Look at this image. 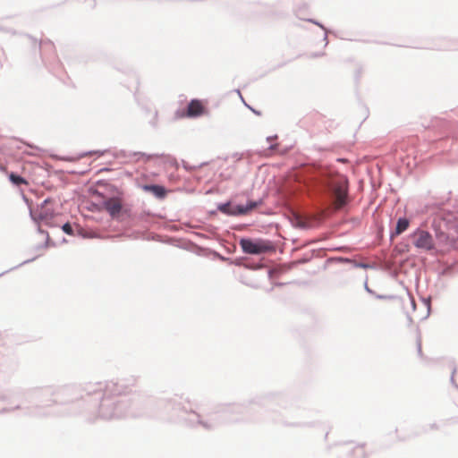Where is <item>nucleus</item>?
<instances>
[{"label": "nucleus", "instance_id": "nucleus-1", "mask_svg": "<svg viewBox=\"0 0 458 458\" xmlns=\"http://www.w3.org/2000/svg\"><path fill=\"white\" fill-rule=\"evenodd\" d=\"M327 187V194L332 199V208L328 210H324L321 214L317 211V220L320 217L327 216L331 209L337 211L345 207L349 201L348 194V180L347 178L340 174H331L324 182Z\"/></svg>", "mask_w": 458, "mask_h": 458}, {"label": "nucleus", "instance_id": "nucleus-2", "mask_svg": "<svg viewBox=\"0 0 458 458\" xmlns=\"http://www.w3.org/2000/svg\"><path fill=\"white\" fill-rule=\"evenodd\" d=\"M242 251L246 254H261L274 250L272 243L268 241L258 239H241L239 242Z\"/></svg>", "mask_w": 458, "mask_h": 458}, {"label": "nucleus", "instance_id": "nucleus-3", "mask_svg": "<svg viewBox=\"0 0 458 458\" xmlns=\"http://www.w3.org/2000/svg\"><path fill=\"white\" fill-rule=\"evenodd\" d=\"M454 248H458V240L453 237L452 232L448 230L446 233L440 232L437 234L434 248L437 252L445 253Z\"/></svg>", "mask_w": 458, "mask_h": 458}, {"label": "nucleus", "instance_id": "nucleus-4", "mask_svg": "<svg viewBox=\"0 0 458 458\" xmlns=\"http://www.w3.org/2000/svg\"><path fill=\"white\" fill-rule=\"evenodd\" d=\"M413 244L419 248L426 250H432L435 248V242L432 236L426 231L418 230L411 235Z\"/></svg>", "mask_w": 458, "mask_h": 458}, {"label": "nucleus", "instance_id": "nucleus-5", "mask_svg": "<svg viewBox=\"0 0 458 458\" xmlns=\"http://www.w3.org/2000/svg\"><path fill=\"white\" fill-rule=\"evenodd\" d=\"M104 208L112 217L118 216L123 208V202L120 198H108L103 201Z\"/></svg>", "mask_w": 458, "mask_h": 458}, {"label": "nucleus", "instance_id": "nucleus-6", "mask_svg": "<svg viewBox=\"0 0 458 458\" xmlns=\"http://www.w3.org/2000/svg\"><path fill=\"white\" fill-rule=\"evenodd\" d=\"M205 113L204 104L197 99L191 100L188 105L185 115L188 117H197Z\"/></svg>", "mask_w": 458, "mask_h": 458}, {"label": "nucleus", "instance_id": "nucleus-7", "mask_svg": "<svg viewBox=\"0 0 458 458\" xmlns=\"http://www.w3.org/2000/svg\"><path fill=\"white\" fill-rule=\"evenodd\" d=\"M353 458H366L368 456L364 445H354L349 448Z\"/></svg>", "mask_w": 458, "mask_h": 458}, {"label": "nucleus", "instance_id": "nucleus-8", "mask_svg": "<svg viewBox=\"0 0 458 458\" xmlns=\"http://www.w3.org/2000/svg\"><path fill=\"white\" fill-rule=\"evenodd\" d=\"M258 206V203L255 201H249L246 206L238 205L236 207V213L239 215L247 214L249 211L254 209Z\"/></svg>", "mask_w": 458, "mask_h": 458}, {"label": "nucleus", "instance_id": "nucleus-9", "mask_svg": "<svg viewBox=\"0 0 458 458\" xmlns=\"http://www.w3.org/2000/svg\"><path fill=\"white\" fill-rule=\"evenodd\" d=\"M145 189L147 191H151L154 195H156L158 198H164L166 194L165 188L159 185H148L146 186Z\"/></svg>", "mask_w": 458, "mask_h": 458}, {"label": "nucleus", "instance_id": "nucleus-10", "mask_svg": "<svg viewBox=\"0 0 458 458\" xmlns=\"http://www.w3.org/2000/svg\"><path fill=\"white\" fill-rule=\"evenodd\" d=\"M409 227V220L406 218H399L395 227V233L401 234Z\"/></svg>", "mask_w": 458, "mask_h": 458}, {"label": "nucleus", "instance_id": "nucleus-11", "mask_svg": "<svg viewBox=\"0 0 458 458\" xmlns=\"http://www.w3.org/2000/svg\"><path fill=\"white\" fill-rule=\"evenodd\" d=\"M9 179L15 185H21V184L28 185L29 184L28 182L23 177L17 175L13 173H11L9 174Z\"/></svg>", "mask_w": 458, "mask_h": 458}, {"label": "nucleus", "instance_id": "nucleus-12", "mask_svg": "<svg viewBox=\"0 0 458 458\" xmlns=\"http://www.w3.org/2000/svg\"><path fill=\"white\" fill-rule=\"evenodd\" d=\"M296 224L299 227L306 228L310 226L311 221L305 217L296 216Z\"/></svg>", "mask_w": 458, "mask_h": 458}, {"label": "nucleus", "instance_id": "nucleus-13", "mask_svg": "<svg viewBox=\"0 0 458 458\" xmlns=\"http://www.w3.org/2000/svg\"><path fill=\"white\" fill-rule=\"evenodd\" d=\"M297 17L300 19V20H302V21H310L311 23H315V20L310 18V17H308L306 14H305V10H304V7H301L300 8L298 11H297Z\"/></svg>", "mask_w": 458, "mask_h": 458}, {"label": "nucleus", "instance_id": "nucleus-14", "mask_svg": "<svg viewBox=\"0 0 458 458\" xmlns=\"http://www.w3.org/2000/svg\"><path fill=\"white\" fill-rule=\"evenodd\" d=\"M62 229H63V231H64L65 233H67V234H69V235H72V234H73L72 227L71 224H69V223L64 224V225H63Z\"/></svg>", "mask_w": 458, "mask_h": 458}, {"label": "nucleus", "instance_id": "nucleus-15", "mask_svg": "<svg viewBox=\"0 0 458 458\" xmlns=\"http://www.w3.org/2000/svg\"><path fill=\"white\" fill-rule=\"evenodd\" d=\"M416 346H417V350H418L419 354L421 355V352L422 351H421V340H420V338H418L416 340Z\"/></svg>", "mask_w": 458, "mask_h": 458}, {"label": "nucleus", "instance_id": "nucleus-16", "mask_svg": "<svg viewBox=\"0 0 458 458\" xmlns=\"http://www.w3.org/2000/svg\"><path fill=\"white\" fill-rule=\"evenodd\" d=\"M423 303H424V305H425V306H426V308H427L426 316H428V312H429V303H428V301H423Z\"/></svg>", "mask_w": 458, "mask_h": 458}, {"label": "nucleus", "instance_id": "nucleus-17", "mask_svg": "<svg viewBox=\"0 0 458 458\" xmlns=\"http://www.w3.org/2000/svg\"><path fill=\"white\" fill-rule=\"evenodd\" d=\"M411 302L412 304V306L415 308V303H414V300L411 298Z\"/></svg>", "mask_w": 458, "mask_h": 458}, {"label": "nucleus", "instance_id": "nucleus-18", "mask_svg": "<svg viewBox=\"0 0 458 458\" xmlns=\"http://www.w3.org/2000/svg\"><path fill=\"white\" fill-rule=\"evenodd\" d=\"M46 216H47V215H46V216H43L42 214H40V218H41V219L45 218Z\"/></svg>", "mask_w": 458, "mask_h": 458}]
</instances>
